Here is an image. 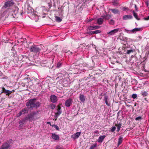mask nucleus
I'll list each match as a JSON object with an SVG mask.
<instances>
[{
  "label": "nucleus",
  "mask_w": 149,
  "mask_h": 149,
  "mask_svg": "<svg viewBox=\"0 0 149 149\" xmlns=\"http://www.w3.org/2000/svg\"><path fill=\"white\" fill-rule=\"evenodd\" d=\"M81 134V132H77L75 134L72 135V137L74 139H77L79 138V136Z\"/></svg>",
  "instance_id": "obj_12"
},
{
  "label": "nucleus",
  "mask_w": 149,
  "mask_h": 149,
  "mask_svg": "<svg viewBox=\"0 0 149 149\" xmlns=\"http://www.w3.org/2000/svg\"><path fill=\"white\" fill-rule=\"evenodd\" d=\"M134 6H135V8L136 10V11H138V8L137 7V6H136V5L135 4L134 5Z\"/></svg>",
  "instance_id": "obj_46"
},
{
  "label": "nucleus",
  "mask_w": 149,
  "mask_h": 149,
  "mask_svg": "<svg viewBox=\"0 0 149 149\" xmlns=\"http://www.w3.org/2000/svg\"><path fill=\"white\" fill-rule=\"evenodd\" d=\"M103 18H98L97 20V22L99 25L102 24H103Z\"/></svg>",
  "instance_id": "obj_18"
},
{
  "label": "nucleus",
  "mask_w": 149,
  "mask_h": 149,
  "mask_svg": "<svg viewBox=\"0 0 149 149\" xmlns=\"http://www.w3.org/2000/svg\"><path fill=\"white\" fill-rule=\"evenodd\" d=\"M94 31V34H97L99 33H101V31L100 30H96L95 31Z\"/></svg>",
  "instance_id": "obj_36"
},
{
  "label": "nucleus",
  "mask_w": 149,
  "mask_h": 149,
  "mask_svg": "<svg viewBox=\"0 0 149 149\" xmlns=\"http://www.w3.org/2000/svg\"><path fill=\"white\" fill-rule=\"evenodd\" d=\"M57 149H63L62 147H61L60 146H58L56 147Z\"/></svg>",
  "instance_id": "obj_42"
},
{
  "label": "nucleus",
  "mask_w": 149,
  "mask_h": 149,
  "mask_svg": "<svg viewBox=\"0 0 149 149\" xmlns=\"http://www.w3.org/2000/svg\"><path fill=\"white\" fill-rule=\"evenodd\" d=\"M49 8H51V4H50V3H49Z\"/></svg>",
  "instance_id": "obj_50"
},
{
  "label": "nucleus",
  "mask_w": 149,
  "mask_h": 149,
  "mask_svg": "<svg viewBox=\"0 0 149 149\" xmlns=\"http://www.w3.org/2000/svg\"><path fill=\"white\" fill-rule=\"evenodd\" d=\"M57 107H58L57 111L58 110H60V109H61V107H60V106L59 105H58L57 106Z\"/></svg>",
  "instance_id": "obj_43"
},
{
  "label": "nucleus",
  "mask_w": 149,
  "mask_h": 149,
  "mask_svg": "<svg viewBox=\"0 0 149 149\" xmlns=\"http://www.w3.org/2000/svg\"><path fill=\"white\" fill-rule=\"evenodd\" d=\"M142 95L143 96H146L148 95V93L145 92H143L142 93Z\"/></svg>",
  "instance_id": "obj_33"
},
{
  "label": "nucleus",
  "mask_w": 149,
  "mask_h": 149,
  "mask_svg": "<svg viewBox=\"0 0 149 149\" xmlns=\"http://www.w3.org/2000/svg\"><path fill=\"white\" fill-rule=\"evenodd\" d=\"M116 129V127L115 126L113 127L111 129V131L112 132H114Z\"/></svg>",
  "instance_id": "obj_39"
},
{
  "label": "nucleus",
  "mask_w": 149,
  "mask_h": 149,
  "mask_svg": "<svg viewBox=\"0 0 149 149\" xmlns=\"http://www.w3.org/2000/svg\"><path fill=\"white\" fill-rule=\"evenodd\" d=\"M52 137L55 140L58 141L59 140V137L58 135L55 134H52Z\"/></svg>",
  "instance_id": "obj_13"
},
{
  "label": "nucleus",
  "mask_w": 149,
  "mask_h": 149,
  "mask_svg": "<svg viewBox=\"0 0 149 149\" xmlns=\"http://www.w3.org/2000/svg\"><path fill=\"white\" fill-rule=\"evenodd\" d=\"M56 107L55 105L53 103H52L50 105V107L52 109H54L55 107Z\"/></svg>",
  "instance_id": "obj_31"
},
{
  "label": "nucleus",
  "mask_w": 149,
  "mask_h": 149,
  "mask_svg": "<svg viewBox=\"0 0 149 149\" xmlns=\"http://www.w3.org/2000/svg\"><path fill=\"white\" fill-rule=\"evenodd\" d=\"M69 54H73V52H71L70 51H69Z\"/></svg>",
  "instance_id": "obj_48"
},
{
  "label": "nucleus",
  "mask_w": 149,
  "mask_h": 149,
  "mask_svg": "<svg viewBox=\"0 0 149 149\" xmlns=\"http://www.w3.org/2000/svg\"><path fill=\"white\" fill-rule=\"evenodd\" d=\"M137 97V95L136 94H133L132 95V97L133 99H135Z\"/></svg>",
  "instance_id": "obj_38"
},
{
  "label": "nucleus",
  "mask_w": 149,
  "mask_h": 149,
  "mask_svg": "<svg viewBox=\"0 0 149 149\" xmlns=\"http://www.w3.org/2000/svg\"><path fill=\"white\" fill-rule=\"evenodd\" d=\"M120 29L119 28L116 29L111 30L110 32H107V34L109 36H113L118 32V31H120Z\"/></svg>",
  "instance_id": "obj_6"
},
{
  "label": "nucleus",
  "mask_w": 149,
  "mask_h": 149,
  "mask_svg": "<svg viewBox=\"0 0 149 149\" xmlns=\"http://www.w3.org/2000/svg\"><path fill=\"white\" fill-rule=\"evenodd\" d=\"M52 126L55 128L57 130H59V127L58 126L55 124L52 125Z\"/></svg>",
  "instance_id": "obj_34"
},
{
  "label": "nucleus",
  "mask_w": 149,
  "mask_h": 149,
  "mask_svg": "<svg viewBox=\"0 0 149 149\" xmlns=\"http://www.w3.org/2000/svg\"><path fill=\"white\" fill-rule=\"evenodd\" d=\"M9 145L7 143H4L1 147L0 149H10Z\"/></svg>",
  "instance_id": "obj_10"
},
{
  "label": "nucleus",
  "mask_w": 149,
  "mask_h": 149,
  "mask_svg": "<svg viewBox=\"0 0 149 149\" xmlns=\"http://www.w3.org/2000/svg\"><path fill=\"white\" fill-rule=\"evenodd\" d=\"M104 101L106 104V105L108 107H109L110 106V104L108 102V97L107 96H105L104 97Z\"/></svg>",
  "instance_id": "obj_19"
},
{
  "label": "nucleus",
  "mask_w": 149,
  "mask_h": 149,
  "mask_svg": "<svg viewBox=\"0 0 149 149\" xmlns=\"http://www.w3.org/2000/svg\"><path fill=\"white\" fill-rule=\"evenodd\" d=\"M37 113L35 112H32L28 114L27 116L25 118L26 120H28L29 121H31L36 118V116Z\"/></svg>",
  "instance_id": "obj_3"
},
{
  "label": "nucleus",
  "mask_w": 149,
  "mask_h": 149,
  "mask_svg": "<svg viewBox=\"0 0 149 149\" xmlns=\"http://www.w3.org/2000/svg\"><path fill=\"white\" fill-rule=\"evenodd\" d=\"M66 47H65V48L63 49V51L65 52L66 53H68V54H69V50H67L66 49H65Z\"/></svg>",
  "instance_id": "obj_41"
},
{
  "label": "nucleus",
  "mask_w": 149,
  "mask_h": 149,
  "mask_svg": "<svg viewBox=\"0 0 149 149\" xmlns=\"http://www.w3.org/2000/svg\"><path fill=\"white\" fill-rule=\"evenodd\" d=\"M72 102V99L71 98H69L65 101V106L67 107H69Z\"/></svg>",
  "instance_id": "obj_9"
},
{
  "label": "nucleus",
  "mask_w": 149,
  "mask_h": 149,
  "mask_svg": "<svg viewBox=\"0 0 149 149\" xmlns=\"http://www.w3.org/2000/svg\"><path fill=\"white\" fill-rule=\"evenodd\" d=\"M36 100L35 98L30 100L26 102V106L28 107L29 108L32 109L34 108L38 107L40 106V103L38 101L36 102Z\"/></svg>",
  "instance_id": "obj_1"
},
{
  "label": "nucleus",
  "mask_w": 149,
  "mask_h": 149,
  "mask_svg": "<svg viewBox=\"0 0 149 149\" xmlns=\"http://www.w3.org/2000/svg\"><path fill=\"white\" fill-rule=\"evenodd\" d=\"M96 146L97 145L96 144L91 146L90 147V149H94V148L96 147Z\"/></svg>",
  "instance_id": "obj_37"
},
{
  "label": "nucleus",
  "mask_w": 149,
  "mask_h": 149,
  "mask_svg": "<svg viewBox=\"0 0 149 149\" xmlns=\"http://www.w3.org/2000/svg\"><path fill=\"white\" fill-rule=\"evenodd\" d=\"M76 64L79 65L81 64H83V61L82 59L80 58L76 62Z\"/></svg>",
  "instance_id": "obj_21"
},
{
  "label": "nucleus",
  "mask_w": 149,
  "mask_h": 149,
  "mask_svg": "<svg viewBox=\"0 0 149 149\" xmlns=\"http://www.w3.org/2000/svg\"><path fill=\"white\" fill-rule=\"evenodd\" d=\"M135 52V49H131L127 50L126 53H127V54H130L132 53H133V52Z\"/></svg>",
  "instance_id": "obj_28"
},
{
  "label": "nucleus",
  "mask_w": 149,
  "mask_h": 149,
  "mask_svg": "<svg viewBox=\"0 0 149 149\" xmlns=\"http://www.w3.org/2000/svg\"><path fill=\"white\" fill-rule=\"evenodd\" d=\"M103 17L106 20H108L111 18V16L110 15H106L104 16Z\"/></svg>",
  "instance_id": "obj_26"
},
{
  "label": "nucleus",
  "mask_w": 149,
  "mask_h": 149,
  "mask_svg": "<svg viewBox=\"0 0 149 149\" xmlns=\"http://www.w3.org/2000/svg\"><path fill=\"white\" fill-rule=\"evenodd\" d=\"M55 18L56 21L58 22H61L62 20V19L58 16H55Z\"/></svg>",
  "instance_id": "obj_27"
},
{
  "label": "nucleus",
  "mask_w": 149,
  "mask_h": 149,
  "mask_svg": "<svg viewBox=\"0 0 149 149\" xmlns=\"http://www.w3.org/2000/svg\"><path fill=\"white\" fill-rule=\"evenodd\" d=\"M28 109L27 108H25L22 109L21 111V112L23 114L27 113H28Z\"/></svg>",
  "instance_id": "obj_23"
},
{
  "label": "nucleus",
  "mask_w": 149,
  "mask_h": 149,
  "mask_svg": "<svg viewBox=\"0 0 149 149\" xmlns=\"http://www.w3.org/2000/svg\"><path fill=\"white\" fill-rule=\"evenodd\" d=\"M111 10L113 13L116 14H117L119 12L118 10L116 9H111Z\"/></svg>",
  "instance_id": "obj_24"
},
{
  "label": "nucleus",
  "mask_w": 149,
  "mask_h": 149,
  "mask_svg": "<svg viewBox=\"0 0 149 149\" xmlns=\"http://www.w3.org/2000/svg\"><path fill=\"white\" fill-rule=\"evenodd\" d=\"M146 4H147V5H148V2H147V3H146Z\"/></svg>",
  "instance_id": "obj_55"
},
{
  "label": "nucleus",
  "mask_w": 149,
  "mask_h": 149,
  "mask_svg": "<svg viewBox=\"0 0 149 149\" xmlns=\"http://www.w3.org/2000/svg\"><path fill=\"white\" fill-rule=\"evenodd\" d=\"M47 124H49L50 126H52V125H51L50 122H47Z\"/></svg>",
  "instance_id": "obj_49"
},
{
  "label": "nucleus",
  "mask_w": 149,
  "mask_h": 149,
  "mask_svg": "<svg viewBox=\"0 0 149 149\" xmlns=\"http://www.w3.org/2000/svg\"><path fill=\"white\" fill-rule=\"evenodd\" d=\"M144 99H145V100H146V101H147V98H145Z\"/></svg>",
  "instance_id": "obj_53"
},
{
  "label": "nucleus",
  "mask_w": 149,
  "mask_h": 149,
  "mask_svg": "<svg viewBox=\"0 0 149 149\" xmlns=\"http://www.w3.org/2000/svg\"><path fill=\"white\" fill-rule=\"evenodd\" d=\"M141 30V28H135L132 29V31L133 32H134L137 31H140Z\"/></svg>",
  "instance_id": "obj_29"
},
{
  "label": "nucleus",
  "mask_w": 149,
  "mask_h": 149,
  "mask_svg": "<svg viewBox=\"0 0 149 149\" xmlns=\"http://www.w3.org/2000/svg\"><path fill=\"white\" fill-rule=\"evenodd\" d=\"M62 113V112L60 110H58L57 112L55 113V117L56 118L55 119V120H56V119L58 118V116L60 115Z\"/></svg>",
  "instance_id": "obj_22"
},
{
  "label": "nucleus",
  "mask_w": 149,
  "mask_h": 149,
  "mask_svg": "<svg viewBox=\"0 0 149 149\" xmlns=\"http://www.w3.org/2000/svg\"><path fill=\"white\" fill-rule=\"evenodd\" d=\"M2 91L1 92V93H4L6 94L7 96H9V95L13 92V91H14V90H13L12 91H10L6 89L4 87H2Z\"/></svg>",
  "instance_id": "obj_5"
},
{
  "label": "nucleus",
  "mask_w": 149,
  "mask_h": 149,
  "mask_svg": "<svg viewBox=\"0 0 149 149\" xmlns=\"http://www.w3.org/2000/svg\"><path fill=\"white\" fill-rule=\"evenodd\" d=\"M105 137V135L100 136L97 140V142L100 143H102Z\"/></svg>",
  "instance_id": "obj_14"
},
{
  "label": "nucleus",
  "mask_w": 149,
  "mask_h": 149,
  "mask_svg": "<svg viewBox=\"0 0 149 149\" xmlns=\"http://www.w3.org/2000/svg\"><path fill=\"white\" fill-rule=\"evenodd\" d=\"M14 4V2L12 0L8 1L5 2L4 5L2 8H5L8 9L9 8L12 6Z\"/></svg>",
  "instance_id": "obj_4"
},
{
  "label": "nucleus",
  "mask_w": 149,
  "mask_h": 149,
  "mask_svg": "<svg viewBox=\"0 0 149 149\" xmlns=\"http://www.w3.org/2000/svg\"><path fill=\"white\" fill-rule=\"evenodd\" d=\"M137 104H137V103H135V104H134V106H136V105H137Z\"/></svg>",
  "instance_id": "obj_52"
},
{
  "label": "nucleus",
  "mask_w": 149,
  "mask_h": 149,
  "mask_svg": "<svg viewBox=\"0 0 149 149\" xmlns=\"http://www.w3.org/2000/svg\"><path fill=\"white\" fill-rule=\"evenodd\" d=\"M115 126L117 127V131L118 132L120 129V128L121 127V124L119 123L118 124H115Z\"/></svg>",
  "instance_id": "obj_20"
},
{
  "label": "nucleus",
  "mask_w": 149,
  "mask_h": 149,
  "mask_svg": "<svg viewBox=\"0 0 149 149\" xmlns=\"http://www.w3.org/2000/svg\"><path fill=\"white\" fill-rule=\"evenodd\" d=\"M114 21L113 19H111L109 21V24L111 25H113L114 24Z\"/></svg>",
  "instance_id": "obj_32"
},
{
  "label": "nucleus",
  "mask_w": 149,
  "mask_h": 149,
  "mask_svg": "<svg viewBox=\"0 0 149 149\" xmlns=\"http://www.w3.org/2000/svg\"><path fill=\"white\" fill-rule=\"evenodd\" d=\"M123 137L122 135H120L119 136L118 143V146L122 143L123 141Z\"/></svg>",
  "instance_id": "obj_16"
},
{
  "label": "nucleus",
  "mask_w": 149,
  "mask_h": 149,
  "mask_svg": "<svg viewBox=\"0 0 149 149\" xmlns=\"http://www.w3.org/2000/svg\"><path fill=\"white\" fill-rule=\"evenodd\" d=\"M22 114H23L22 113L21 111H20V112H19V113L18 114L19 116H21Z\"/></svg>",
  "instance_id": "obj_45"
},
{
  "label": "nucleus",
  "mask_w": 149,
  "mask_h": 149,
  "mask_svg": "<svg viewBox=\"0 0 149 149\" xmlns=\"http://www.w3.org/2000/svg\"><path fill=\"white\" fill-rule=\"evenodd\" d=\"M87 30V33L88 34H89V35H92L93 34H94V31H88V30Z\"/></svg>",
  "instance_id": "obj_35"
},
{
  "label": "nucleus",
  "mask_w": 149,
  "mask_h": 149,
  "mask_svg": "<svg viewBox=\"0 0 149 149\" xmlns=\"http://www.w3.org/2000/svg\"><path fill=\"white\" fill-rule=\"evenodd\" d=\"M62 63L61 62H58L57 63L56 66L57 68H59L62 66Z\"/></svg>",
  "instance_id": "obj_30"
},
{
  "label": "nucleus",
  "mask_w": 149,
  "mask_h": 149,
  "mask_svg": "<svg viewBox=\"0 0 149 149\" xmlns=\"http://www.w3.org/2000/svg\"><path fill=\"white\" fill-rule=\"evenodd\" d=\"M133 14V15L135 18L137 20H140V19L138 17V15L137 13H136L134 10L132 11Z\"/></svg>",
  "instance_id": "obj_25"
},
{
  "label": "nucleus",
  "mask_w": 149,
  "mask_h": 149,
  "mask_svg": "<svg viewBox=\"0 0 149 149\" xmlns=\"http://www.w3.org/2000/svg\"><path fill=\"white\" fill-rule=\"evenodd\" d=\"M144 19L146 20H147L149 19V15L148 16V17H145Z\"/></svg>",
  "instance_id": "obj_44"
},
{
  "label": "nucleus",
  "mask_w": 149,
  "mask_h": 149,
  "mask_svg": "<svg viewBox=\"0 0 149 149\" xmlns=\"http://www.w3.org/2000/svg\"><path fill=\"white\" fill-rule=\"evenodd\" d=\"M14 13H15V15H22L23 12L22 10H19L18 8H17V9H16V10H14Z\"/></svg>",
  "instance_id": "obj_8"
},
{
  "label": "nucleus",
  "mask_w": 149,
  "mask_h": 149,
  "mask_svg": "<svg viewBox=\"0 0 149 149\" xmlns=\"http://www.w3.org/2000/svg\"><path fill=\"white\" fill-rule=\"evenodd\" d=\"M50 100L51 102L53 103H55L58 101L57 97L54 95H52L50 96Z\"/></svg>",
  "instance_id": "obj_7"
},
{
  "label": "nucleus",
  "mask_w": 149,
  "mask_h": 149,
  "mask_svg": "<svg viewBox=\"0 0 149 149\" xmlns=\"http://www.w3.org/2000/svg\"><path fill=\"white\" fill-rule=\"evenodd\" d=\"M133 18V17L131 15H124L123 18V20H127L128 19H131Z\"/></svg>",
  "instance_id": "obj_15"
},
{
  "label": "nucleus",
  "mask_w": 149,
  "mask_h": 149,
  "mask_svg": "<svg viewBox=\"0 0 149 149\" xmlns=\"http://www.w3.org/2000/svg\"><path fill=\"white\" fill-rule=\"evenodd\" d=\"M80 100L82 102H84L85 100V97L83 94H80L79 97Z\"/></svg>",
  "instance_id": "obj_17"
},
{
  "label": "nucleus",
  "mask_w": 149,
  "mask_h": 149,
  "mask_svg": "<svg viewBox=\"0 0 149 149\" xmlns=\"http://www.w3.org/2000/svg\"><path fill=\"white\" fill-rule=\"evenodd\" d=\"M29 50L31 52H33L36 54H39L41 51V48L39 45H33L30 47Z\"/></svg>",
  "instance_id": "obj_2"
},
{
  "label": "nucleus",
  "mask_w": 149,
  "mask_h": 149,
  "mask_svg": "<svg viewBox=\"0 0 149 149\" xmlns=\"http://www.w3.org/2000/svg\"><path fill=\"white\" fill-rule=\"evenodd\" d=\"M62 7H61V13L62 15V13L63 11V9H62Z\"/></svg>",
  "instance_id": "obj_47"
},
{
  "label": "nucleus",
  "mask_w": 149,
  "mask_h": 149,
  "mask_svg": "<svg viewBox=\"0 0 149 149\" xmlns=\"http://www.w3.org/2000/svg\"><path fill=\"white\" fill-rule=\"evenodd\" d=\"M53 6H54L55 8V7H56V4H55V3H54V5H53Z\"/></svg>",
  "instance_id": "obj_51"
},
{
  "label": "nucleus",
  "mask_w": 149,
  "mask_h": 149,
  "mask_svg": "<svg viewBox=\"0 0 149 149\" xmlns=\"http://www.w3.org/2000/svg\"><path fill=\"white\" fill-rule=\"evenodd\" d=\"M100 26H89L87 28V30L89 31L96 29H99Z\"/></svg>",
  "instance_id": "obj_11"
},
{
  "label": "nucleus",
  "mask_w": 149,
  "mask_h": 149,
  "mask_svg": "<svg viewBox=\"0 0 149 149\" xmlns=\"http://www.w3.org/2000/svg\"><path fill=\"white\" fill-rule=\"evenodd\" d=\"M141 119H142V117L140 116L136 117L135 118V120H141Z\"/></svg>",
  "instance_id": "obj_40"
},
{
  "label": "nucleus",
  "mask_w": 149,
  "mask_h": 149,
  "mask_svg": "<svg viewBox=\"0 0 149 149\" xmlns=\"http://www.w3.org/2000/svg\"><path fill=\"white\" fill-rule=\"evenodd\" d=\"M119 38H120V39H121V38H120V36H119Z\"/></svg>",
  "instance_id": "obj_54"
}]
</instances>
